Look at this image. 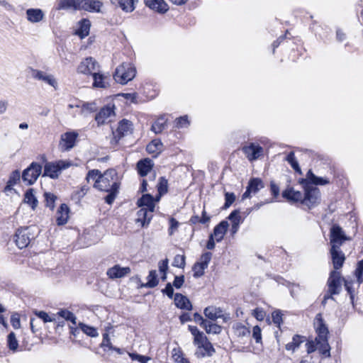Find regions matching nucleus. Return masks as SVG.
Masks as SVG:
<instances>
[{"label": "nucleus", "instance_id": "33", "mask_svg": "<svg viewBox=\"0 0 363 363\" xmlns=\"http://www.w3.org/2000/svg\"><path fill=\"white\" fill-rule=\"evenodd\" d=\"M91 23L89 20L88 19H82L79 22V28L77 30V33L78 35L81 37V38H84L87 36L89 33Z\"/></svg>", "mask_w": 363, "mask_h": 363}, {"label": "nucleus", "instance_id": "51", "mask_svg": "<svg viewBox=\"0 0 363 363\" xmlns=\"http://www.w3.org/2000/svg\"><path fill=\"white\" fill-rule=\"evenodd\" d=\"M207 267H204L199 262H196L193 267V271H194V277H200L204 274V270Z\"/></svg>", "mask_w": 363, "mask_h": 363}, {"label": "nucleus", "instance_id": "35", "mask_svg": "<svg viewBox=\"0 0 363 363\" xmlns=\"http://www.w3.org/2000/svg\"><path fill=\"white\" fill-rule=\"evenodd\" d=\"M77 1L76 0H59L57 4V10L76 9Z\"/></svg>", "mask_w": 363, "mask_h": 363}, {"label": "nucleus", "instance_id": "27", "mask_svg": "<svg viewBox=\"0 0 363 363\" xmlns=\"http://www.w3.org/2000/svg\"><path fill=\"white\" fill-rule=\"evenodd\" d=\"M27 19L31 23H38L43 20L44 13L40 9H29L26 11Z\"/></svg>", "mask_w": 363, "mask_h": 363}, {"label": "nucleus", "instance_id": "28", "mask_svg": "<svg viewBox=\"0 0 363 363\" xmlns=\"http://www.w3.org/2000/svg\"><path fill=\"white\" fill-rule=\"evenodd\" d=\"M317 348L319 352L325 357H330V347L328 344V337L323 339L315 338Z\"/></svg>", "mask_w": 363, "mask_h": 363}, {"label": "nucleus", "instance_id": "25", "mask_svg": "<svg viewBox=\"0 0 363 363\" xmlns=\"http://www.w3.org/2000/svg\"><path fill=\"white\" fill-rule=\"evenodd\" d=\"M228 226V223L225 220H223L214 228L213 233L212 235L215 238L216 242H220L223 240L225 233L227 232Z\"/></svg>", "mask_w": 363, "mask_h": 363}, {"label": "nucleus", "instance_id": "8", "mask_svg": "<svg viewBox=\"0 0 363 363\" xmlns=\"http://www.w3.org/2000/svg\"><path fill=\"white\" fill-rule=\"evenodd\" d=\"M100 66L93 57H89L83 60L77 67V72L84 74L94 75V72L99 71Z\"/></svg>", "mask_w": 363, "mask_h": 363}, {"label": "nucleus", "instance_id": "47", "mask_svg": "<svg viewBox=\"0 0 363 363\" xmlns=\"http://www.w3.org/2000/svg\"><path fill=\"white\" fill-rule=\"evenodd\" d=\"M97 110V106L94 102L84 103L81 106L82 114L90 113Z\"/></svg>", "mask_w": 363, "mask_h": 363}, {"label": "nucleus", "instance_id": "30", "mask_svg": "<svg viewBox=\"0 0 363 363\" xmlns=\"http://www.w3.org/2000/svg\"><path fill=\"white\" fill-rule=\"evenodd\" d=\"M138 204L139 206L145 207L144 208H147L149 210V213H152L155 209V203L153 201V198L150 194L143 195L138 201Z\"/></svg>", "mask_w": 363, "mask_h": 363}, {"label": "nucleus", "instance_id": "21", "mask_svg": "<svg viewBox=\"0 0 363 363\" xmlns=\"http://www.w3.org/2000/svg\"><path fill=\"white\" fill-rule=\"evenodd\" d=\"M264 187L263 182L260 179H252L248 184L246 191L242 195V199L250 196V194H256L259 189Z\"/></svg>", "mask_w": 363, "mask_h": 363}, {"label": "nucleus", "instance_id": "43", "mask_svg": "<svg viewBox=\"0 0 363 363\" xmlns=\"http://www.w3.org/2000/svg\"><path fill=\"white\" fill-rule=\"evenodd\" d=\"M147 279V282L145 284L146 287L153 288L158 284L157 274L155 270L150 271Z\"/></svg>", "mask_w": 363, "mask_h": 363}, {"label": "nucleus", "instance_id": "58", "mask_svg": "<svg viewBox=\"0 0 363 363\" xmlns=\"http://www.w3.org/2000/svg\"><path fill=\"white\" fill-rule=\"evenodd\" d=\"M225 202L224 204V208H228L235 201V195L233 193L226 192L225 194Z\"/></svg>", "mask_w": 363, "mask_h": 363}, {"label": "nucleus", "instance_id": "3", "mask_svg": "<svg viewBox=\"0 0 363 363\" xmlns=\"http://www.w3.org/2000/svg\"><path fill=\"white\" fill-rule=\"evenodd\" d=\"M72 164V162L69 160H58L55 162H48L44 165L43 176L57 179L62 170L68 169Z\"/></svg>", "mask_w": 363, "mask_h": 363}, {"label": "nucleus", "instance_id": "53", "mask_svg": "<svg viewBox=\"0 0 363 363\" xmlns=\"http://www.w3.org/2000/svg\"><path fill=\"white\" fill-rule=\"evenodd\" d=\"M232 225H240L241 222V217L240 216V211L238 210L233 211L228 217Z\"/></svg>", "mask_w": 363, "mask_h": 363}, {"label": "nucleus", "instance_id": "37", "mask_svg": "<svg viewBox=\"0 0 363 363\" xmlns=\"http://www.w3.org/2000/svg\"><path fill=\"white\" fill-rule=\"evenodd\" d=\"M24 202L29 204L34 210L38 205V200L33 194V189H28L24 196Z\"/></svg>", "mask_w": 363, "mask_h": 363}, {"label": "nucleus", "instance_id": "2", "mask_svg": "<svg viewBox=\"0 0 363 363\" xmlns=\"http://www.w3.org/2000/svg\"><path fill=\"white\" fill-rule=\"evenodd\" d=\"M135 67L132 64L123 63L116 68L113 78L116 82L125 84L135 77Z\"/></svg>", "mask_w": 363, "mask_h": 363}, {"label": "nucleus", "instance_id": "40", "mask_svg": "<svg viewBox=\"0 0 363 363\" xmlns=\"http://www.w3.org/2000/svg\"><path fill=\"white\" fill-rule=\"evenodd\" d=\"M57 315L66 320L72 322L73 325L77 324V317L73 313L67 309H61L57 312Z\"/></svg>", "mask_w": 363, "mask_h": 363}, {"label": "nucleus", "instance_id": "36", "mask_svg": "<svg viewBox=\"0 0 363 363\" xmlns=\"http://www.w3.org/2000/svg\"><path fill=\"white\" fill-rule=\"evenodd\" d=\"M162 143L160 140H153L147 145V151L149 153L157 154L162 150Z\"/></svg>", "mask_w": 363, "mask_h": 363}, {"label": "nucleus", "instance_id": "57", "mask_svg": "<svg viewBox=\"0 0 363 363\" xmlns=\"http://www.w3.org/2000/svg\"><path fill=\"white\" fill-rule=\"evenodd\" d=\"M235 330L236 335L238 336H245L250 333L248 328L241 324L236 325Z\"/></svg>", "mask_w": 363, "mask_h": 363}, {"label": "nucleus", "instance_id": "45", "mask_svg": "<svg viewBox=\"0 0 363 363\" xmlns=\"http://www.w3.org/2000/svg\"><path fill=\"white\" fill-rule=\"evenodd\" d=\"M79 327L85 334L90 337H97L99 335L96 328L89 326L84 323H80L79 324Z\"/></svg>", "mask_w": 363, "mask_h": 363}, {"label": "nucleus", "instance_id": "56", "mask_svg": "<svg viewBox=\"0 0 363 363\" xmlns=\"http://www.w3.org/2000/svg\"><path fill=\"white\" fill-rule=\"evenodd\" d=\"M355 276L359 283H361L363 281V259L359 261L357 264V267L355 270Z\"/></svg>", "mask_w": 363, "mask_h": 363}, {"label": "nucleus", "instance_id": "49", "mask_svg": "<svg viewBox=\"0 0 363 363\" xmlns=\"http://www.w3.org/2000/svg\"><path fill=\"white\" fill-rule=\"evenodd\" d=\"M101 172L98 169L90 170L86 174V180L87 182H89L91 180L96 183V181L99 180V177H101Z\"/></svg>", "mask_w": 363, "mask_h": 363}, {"label": "nucleus", "instance_id": "13", "mask_svg": "<svg viewBox=\"0 0 363 363\" xmlns=\"http://www.w3.org/2000/svg\"><path fill=\"white\" fill-rule=\"evenodd\" d=\"M130 272L131 269L129 267H121L119 264H116L107 270L106 274L109 279H115L123 278L129 274Z\"/></svg>", "mask_w": 363, "mask_h": 363}, {"label": "nucleus", "instance_id": "10", "mask_svg": "<svg viewBox=\"0 0 363 363\" xmlns=\"http://www.w3.org/2000/svg\"><path fill=\"white\" fill-rule=\"evenodd\" d=\"M15 242L16 245L23 249L28 245L30 242V228H24L18 229L15 235Z\"/></svg>", "mask_w": 363, "mask_h": 363}, {"label": "nucleus", "instance_id": "29", "mask_svg": "<svg viewBox=\"0 0 363 363\" xmlns=\"http://www.w3.org/2000/svg\"><path fill=\"white\" fill-rule=\"evenodd\" d=\"M283 197L287 199L289 201H301L303 203L304 196L299 191H295L293 189H289L285 190L282 193Z\"/></svg>", "mask_w": 363, "mask_h": 363}, {"label": "nucleus", "instance_id": "62", "mask_svg": "<svg viewBox=\"0 0 363 363\" xmlns=\"http://www.w3.org/2000/svg\"><path fill=\"white\" fill-rule=\"evenodd\" d=\"M11 323L15 329H18L21 327L20 318L18 314H14L11 318Z\"/></svg>", "mask_w": 363, "mask_h": 363}, {"label": "nucleus", "instance_id": "9", "mask_svg": "<svg viewBox=\"0 0 363 363\" xmlns=\"http://www.w3.org/2000/svg\"><path fill=\"white\" fill-rule=\"evenodd\" d=\"M77 6L76 9L84 10L89 12H101V8L103 6L102 1L99 0H76Z\"/></svg>", "mask_w": 363, "mask_h": 363}, {"label": "nucleus", "instance_id": "16", "mask_svg": "<svg viewBox=\"0 0 363 363\" xmlns=\"http://www.w3.org/2000/svg\"><path fill=\"white\" fill-rule=\"evenodd\" d=\"M203 313L207 318L213 321H215L218 318H223V321L225 322L228 319V317L225 315L220 308L213 306L206 307L204 309Z\"/></svg>", "mask_w": 363, "mask_h": 363}, {"label": "nucleus", "instance_id": "64", "mask_svg": "<svg viewBox=\"0 0 363 363\" xmlns=\"http://www.w3.org/2000/svg\"><path fill=\"white\" fill-rule=\"evenodd\" d=\"M306 347L308 354H311L318 350L315 340L308 342L306 344Z\"/></svg>", "mask_w": 363, "mask_h": 363}, {"label": "nucleus", "instance_id": "39", "mask_svg": "<svg viewBox=\"0 0 363 363\" xmlns=\"http://www.w3.org/2000/svg\"><path fill=\"white\" fill-rule=\"evenodd\" d=\"M131 130V123L128 121H122L119 123L116 130L117 133L121 136L127 135Z\"/></svg>", "mask_w": 363, "mask_h": 363}, {"label": "nucleus", "instance_id": "52", "mask_svg": "<svg viewBox=\"0 0 363 363\" xmlns=\"http://www.w3.org/2000/svg\"><path fill=\"white\" fill-rule=\"evenodd\" d=\"M44 196L45 199L46 206L49 207L51 210H53L55 207V201L57 197L50 193H45Z\"/></svg>", "mask_w": 363, "mask_h": 363}, {"label": "nucleus", "instance_id": "14", "mask_svg": "<svg viewBox=\"0 0 363 363\" xmlns=\"http://www.w3.org/2000/svg\"><path fill=\"white\" fill-rule=\"evenodd\" d=\"M242 150L247 158L250 161L258 159L263 152L262 147L255 143H250L249 145L244 146Z\"/></svg>", "mask_w": 363, "mask_h": 363}, {"label": "nucleus", "instance_id": "32", "mask_svg": "<svg viewBox=\"0 0 363 363\" xmlns=\"http://www.w3.org/2000/svg\"><path fill=\"white\" fill-rule=\"evenodd\" d=\"M112 4L118 6L125 12H131L135 9L133 0H110Z\"/></svg>", "mask_w": 363, "mask_h": 363}, {"label": "nucleus", "instance_id": "60", "mask_svg": "<svg viewBox=\"0 0 363 363\" xmlns=\"http://www.w3.org/2000/svg\"><path fill=\"white\" fill-rule=\"evenodd\" d=\"M212 254L211 252H205L203 253L199 259V263L201 264L206 267H208V263L210 262L211 259Z\"/></svg>", "mask_w": 363, "mask_h": 363}, {"label": "nucleus", "instance_id": "6", "mask_svg": "<svg viewBox=\"0 0 363 363\" xmlns=\"http://www.w3.org/2000/svg\"><path fill=\"white\" fill-rule=\"evenodd\" d=\"M42 172V166L37 162H32L22 174L23 182L28 185L33 184Z\"/></svg>", "mask_w": 363, "mask_h": 363}, {"label": "nucleus", "instance_id": "7", "mask_svg": "<svg viewBox=\"0 0 363 363\" xmlns=\"http://www.w3.org/2000/svg\"><path fill=\"white\" fill-rule=\"evenodd\" d=\"M320 201V191L317 187L306 184L305 186L304 199L303 203L309 208L316 206Z\"/></svg>", "mask_w": 363, "mask_h": 363}, {"label": "nucleus", "instance_id": "55", "mask_svg": "<svg viewBox=\"0 0 363 363\" xmlns=\"http://www.w3.org/2000/svg\"><path fill=\"white\" fill-rule=\"evenodd\" d=\"M189 330L194 335V342L201 339V337L205 336L204 333L203 332L199 331L197 327L196 326L189 325Z\"/></svg>", "mask_w": 363, "mask_h": 363}, {"label": "nucleus", "instance_id": "44", "mask_svg": "<svg viewBox=\"0 0 363 363\" xmlns=\"http://www.w3.org/2000/svg\"><path fill=\"white\" fill-rule=\"evenodd\" d=\"M286 160L291 164V167L298 174H301V169L295 158L294 153L291 152L286 157Z\"/></svg>", "mask_w": 363, "mask_h": 363}, {"label": "nucleus", "instance_id": "22", "mask_svg": "<svg viewBox=\"0 0 363 363\" xmlns=\"http://www.w3.org/2000/svg\"><path fill=\"white\" fill-rule=\"evenodd\" d=\"M308 181L315 185H325L330 183L327 178L318 177L315 176L311 170H309L306 174V179H302L301 184H308Z\"/></svg>", "mask_w": 363, "mask_h": 363}, {"label": "nucleus", "instance_id": "4", "mask_svg": "<svg viewBox=\"0 0 363 363\" xmlns=\"http://www.w3.org/2000/svg\"><path fill=\"white\" fill-rule=\"evenodd\" d=\"M194 344L196 346L195 355L198 358H204L206 357H211L216 352L212 343L208 340V337L205 335L201 337Z\"/></svg>", "mask_w": 363, "mask_h": 363}, {"label": "nucleus", "instance_id": "48", "mask_svg": "<svg viewBox=\"0 0 363 363\" xmlns=\"http://www.w3.org/2000/svg\"><path fill=\"white\" fill-rule=\"evenodd\" d=\"M168 183L167 180L164 177H160L157 184V191L160 196L167 192Z\"/></svg>", "mask_w": 363, "mask_h": 363}, {"label": "nucleus", "instance_id": "20", "mask_svg": "<svg viewBox=\"0 0 363 363\" xmlns=\"http://www.w3.org/2000/svg\"><path fill=\"white\" fill-rule=\"evenodd\" d=\"M145 5L150 9L164 13L169 9L167 4L164 0H145Z\"/></svg>", "mask_w": 363, "mask_h": 363}, {"label": "nucleus", "instance_id": "59", "mask_svg": "<svg viewBox=\"0 0 363 363\" xmlns=\"http://www.w3.org/2000/svg\"><path fill=\"white\" fill-rule=\"evenodd\" d=\"M273 323L277 325L279 328L281 326L282 323V314L280 311H275L272 315Z\"/></svg>", "mask_w": 363, "mask_h": 363}, {"label": "nucleus", "instance_id": "1", "mask_svg": "<svg viewBox=\"0 0 363 363\" xmlns=\"http://www.w3.org/2000/svg\"><path fill=\"white\" fill-rule=\"evenodd\" d=\"M119 186L118 174L113 169H109L104 172L99 177V180L94 183V188L108 193L105 197V201L108 204H111L114 201L118 192Z\"/></svg>", "mask_w": 363, "mask_h": 363}, {"label": "nucleus", "instance_id": "50", "mask_svg": "<svg viewBox=\"0 0 363 363\" xmlns=\"http://www.w3.org/2000/svg\"><path fill=\"white\" fill-rule=\"evenodd\" d=\"M34 314L42 319L44 323L53 322L55 320V318L50 317L46 312L43 311H35Z\"/></svg>", "mask_w": 363, "mask_h": 363}, {"label": "nucleus", "instance_id": "5", "mask_svg": "<svg viewBox=\"0 0 363 363\" xmlns=\"http://www.w3.org/2000/svg\"><path fill=\"white\" fill-rule=\"evenodd\" d=\"M344 281L345 278L341 276L340 272L336 270L331 271L327 281L328 293H330V295L339 294L342 290V285Z\"/></svg>", "mask_w": 363, "mask_h": 363}, {"label": "nucleus", "instance_id": "31", "mask_svg": "<svg viewBox=\"0 0 363 363\" xmlns=\"http://www.w3.org/2000/svg\"><path fill=\"white\" fill-rule=\"evenodd\" d=\"M93 79V86L95 88H106L108 86V82H106V79H107V77L104 74L99 72V71H97L96 72L94 73Z\"/></svg>", "mask_w": 363, "mask_h": 363}, {"label": "nucleus", "instance_id": "61", "mask_svg": "<svg viewBox=\"0 0 363 363\" xmlns=\"http://www.w3.org/2000/svg\"><path fill=\"white\" fill-rule=\"evenodd\" d=\"M130 357L133 360H138V362L141 363H147L148 360H150V358L148 357L143 356L138 354H130Z\"/></svg>", "mask_w": 363, "mask_h": 363}, {"label": "nucleus", "instance_id": "38", "mask_svg": "<svg viewBox=\"0 0 363 363\" xmlns=\"http://www.w3.org/2000/svg\"><path fill=\"white\" fill-rule=\"evenodd\" d=\"M148 212L149 210L147 208H140L137 213L138 218L136 219V222H140L142 226H145L146 222L148 224L151 219V216L148 217Z\"/></svg>", "mask_w": 363, "mask_h": 363}, {"label": "nucleus", "instance_id": "23", "mask_svg": "<svg viewBox=\"0 0 363 363\" xmlns=\"http://www.w3.org/2000/svg\"><path fill=\"white\" fill-rule=\"evenodd\" d=\"M69 208L65 203L61 204L56 213V220L57 225H62L67 222L69 218Z\"/></svg>", "mask_w": 363, "mask_h": 363}, {"label": "nucleus", "instance_id": "11", "mask_svg": "<svg viewBox=\"0 0 363 363\" xmlns=\"http://www.w3.org/2000/svg\"><path fill=\"white\" fill-rule=\"evenodd\" d=\"M114 116L113 106H105L96 115L95 120L98 125H101L111 122Z\"/></svg>", "mask_w": 363, "mask_h": 363}, {"label": "nucleus", "instance_id": "18", "mask_svg": "<svg viewBox=\"0 0 363 363\" xmlns=\"http://www.w3.org/2000/svg\"><path fill=\"white\" fill-rule=\"evenodd\" d=\"M31 72V75L34 79L38 80H42L48 83L49 85L55 88V89H57L58 84L55 77L52 74H48L43 71L37 69H32Z\"/></svg>", "mask_w": 363, "mask_h": 363}, {"label": "nucleus", "instance_id": "54", "mask_svg": "<svg viewBox=\"0 0 363 363\" xmlns=\"http://www.w3.org/2000/svg\"><path fill=\"white\" fill-rule=\"evenodd\" d=\"M186 262H185V256L184 255H177L173 261V266L179 267V268H184L185 267Z\"/></svg>", "mask_w": 363, "mask_h": 363}, {"label": "nucleus", "instance_id": "34", "mask_svg": "<svg viewBox=\"0 0 363 363\" xmlns=\"http://www.w3.org/2000/svg\"><path fill=\"white\" fill-rule=\"evenodd\" d=\"M21 178V174L18 170L13 171L7 182L6 186L4 188V191H11L13 188V186L18 182L20 181Z\"/></svg>", "mask_w": 363, "mask_h": 363}, {"label": "nucleus", "instance_id": "41", "mask_svg": "<svg viewBox=\"0 0 363 363\" xmlns=\"http://www.w3.org/2000/svg\"><path fill=\"white\" fill-rule=\"evenodd\" d=\"M203 328L208 334H220L222 330L221 326L216 323H213L210 320L207 321V324Z\"/></svg>", "mask_w": 363, "mask_h": 363}, {"label": "nucleus", "instance_id": "17", "mask_svg": "<svg viewBox=\"0 0 363 363\" xmlns=\"http://www.w3.org/2000/svg\"><path fill=\"white\" fill-rule=\"evenodd\" d=\"M314 327L315 328V331L318 334V336L315 337L317 339H323L327 338L328 335V329L326 325L324 323V320L322 318L320 313L316 315L314 320Z\"/></svg>", "mask_w": 363, "mask_h": 363}, {"label": "nucleus", "instance_id": "46", "mask_svg": "<svg viewBox=\"0 0 363 363\" xmlns=\"http://www.w3.org/2000/svg\"><path fill=\"white\" fill-rule=\"evenodd\" d=\"M7 342L9 348L12 351H16L18 347V342L16 337L14 333L11 332L7 337Z\"/></svg>", "mask_w": 363, "mask_h": 363}, {"label": "nucleus", "instance_id": "42", "mask_svg": "<svg viewBox=\"0 0 363 363\" xmlns=\"http://www.w3.org/2000/svg\"><path fill=\"white\" fill-rule=\"evenodd\" d=\"M166 122L164 117L159 118L152 125V130L156 134L161 133L166 125Z\"/></svg>", "mask_w": 363, "mask_h": 363}, {"label": "nucleus", "instance_id": "19", "mask_svg": "<svg viewBox=\"0 0 363 363\" xmlns=\"http://www.w3.org/2000/svg\"><path fill=\"white\" fill-rule=\"evenodd\" d=\"M78 136L77 133L74 132H67L61 137L60 146L63 150H69L74 145L76 139Z\"/></svg>", "mask_w": 363, "mask_h": 363}, {"label": "nucleus", "instance_id": "24", "mask_svg": "<svg viewBox=\"0 0 363 363\" xmlns=\"http://www.w3.org/2000/svg\"><path fill=\"white\" fill-rule=\"evenodd\" d=\"M174 303L177 308L181 309L187 311L192 309V305L189 298L179 293L176 294L174 296Z\"/></svg>", "mask_w": 363, "mask_h": 363}, {"label": "nucleus", "instance_id": "15", "mask_svg": "<svg viewBox=\"0 0 363 363\" xmlns=\"http://www.w3.org/2000/svg\"><path fill=\"white\" fill-rule=\"evenodd\" d=\"M346 239V236L340 226L335 225L332 227L330 230L331 247L335 245L340 247Z\"/></svg>", "mask_w": 363, "mask_h": 363}, {"label": "nucleus", "instance_id": "63", "mask_svg": "<svg viewBox=\"0 0 363 363\" xmlns=\"http://www.w3.org/2000/svg\"><path fill=\"white\" fill-rule=\"evenodd\" d=\"M184 282V277L183 275L177 276V277H175L174 280L173 281V285L177 289H179L182 286Z\"/></svg>", "mask_w": 363, "mask_h": 363}, {"label": "nucleus", "instance_id": "12", "mask_svg": "<svg viewBox=\"0 0 363 363\" xmlns=\"http://www.w3.org/2000/svg\"><path fill=\"white\" fill-rule=\"evenodd\" d=\"M330 254L332 257L334 270L337 271L342 267L345 262V255L341 251L340 247H338L337 245L331 247Z\"/></svg>", "mask_w": 363, "mask_h": 363}, {"label": "nucleus", "instance_id": "26", "mask_svg": "<svg viewBox=\"0 0 363 363\" xmlns=\"http://www.w3.org/2000/svg\"><path fill=\"white\" fill-rule=\"evenodd\" d=\"M153 167V163L150 159H144L140 160L137 164L138 173L141 177L146 176L150 172Z\"/></svg>", "mask_w": 363, "mask_h": 363}]
</instances>
